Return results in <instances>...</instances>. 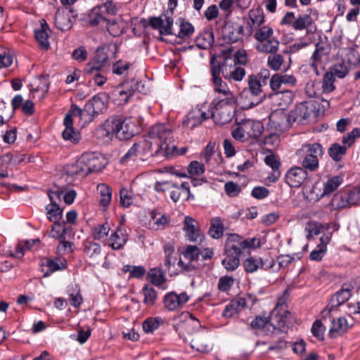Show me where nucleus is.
Returning <instances> with one entry per match:
<instances>
[{
    "label": "nucleus",
    "instance_id": "nucleus-1",
    "mask_svg": "<svg viewBox=\"0 0 360 360\" xmlns=\"http://www.w3.org/2000/svg\"><path fill=\"white\" fill-rule=\"evenodd\" d=\"M148 139L153 142L155 153L161 157L172 156L176 149L174 143L172 130L168 124H158L153 126Z\"/></svg>",
    "mask_w": 360,
    "mask_h": 360
},
{
    "label": "nucleus",
    "instance_id": "nucleus-2",
    "mask_svg": "<svg viewBox=\"0 0 360 360\" xmlns=\"http://www.w3.org/2000/svg\"><path fill=\"white\" fill-rule=\"evenodd\" d=\"M109 96L105 93H99L90 99L83 109L77 105L71 106V112L79 117L84 123L94 120L99 114L104 113L108 108Z\"/></svg>",
    "mask_w": 360,
    "mask_h": 360
},
{
    "label": "nucleus",
    "instance_id": "nucleus-3",
    "mask_svg": "<svg viewBox=\"0 0 360 360\" xmlns=\"http://www.w3.org/2000/svg\"><path fill=\"white\" fill-rule=\"evenodd\" d=\"M323 154V147L319 143L303 144L296 152V155L300 159L302 167L309 172H315L318 169L319 158L321 157Z\"/></svg>",
    "mask_w": 360,
    "mask_h": 360
},
{
    "label": "nucleus",
    "instance_id": "nucleus-4",
    "mask_svg": "<svg viewBox=\"0 0 360 360\" xmlns=\"http://www.w3.org/2000/svg\"><path fill=\"white\" fill-rule=\"evenodd\" d=\"M264 127L261 122L247 120L240 123L232 130L233 138L238 141L244 142L250 139L258 138L263 132Z\"/></svg>",
    "mask_w": 360,
    "mask_h": 360
},
{
    "label": "nucleus",
    "instance_id": "nucleus-5",
    "mask_svg": "<svg viewBox=\"0 0 360 360\" xmlns=\"http://www.w3.org/2000/svg\"><path fill=\"white\" fill-rule=\"evenodd\" d=\"M181 316L184 319L174 325V328L184 342H190V340L195 336V333L205 328H202L200 321L193 314L186 312L183 313Z\"/></svg>",
    "mask_w": 360,
    "mask_h": 360
},
{
    "label": "nucleus",
    "instance_id": "nucleus-6",
    "mask_svg": "<svg viewBox=\"0 0 360 360\" xmlns=\"http://www.w3.org/2000/svg\"><path fill=\"white\" fill-rule=\"evenodd\" d=\"M115 126V136L120 140H128L139 131L136 121L131 118L122 120L118 117H113Z\"/></svg>",
    "mask_w": 360,
    "mask_h": 360
},
{
    "label": "nucleus",
    "instance_id": "nucleus-7",
    "mask_svg": "<svg viewBox=\"0 0 360 360\" xmlns=\"http://www.w3.org/2000/svg\"><path fill=\"white\" fill-rule=\"evenodd\" d=\"M264 81L258 79L255 75H250L248 77V91L255 97V99L245 103V108H251L260 103L266 97L265 94H263V89L266 86Z\"/></svg>",
    "mask_w": 360,
    "mask_h": 360
},
{
    "label": "nucleus",
    "instance_id": "nucleus-8",
    "mask_svg": "<svg viewBox=\"0 0 360 360\" xmlns=\"http://www.w3.org/2000/svg\"><path fill=\"white\" fill-rule=\"evenodd\" d=\"M236 106V105L217 104L214 106V110H209L210 118L212 117L217 124H226L232 120Z\"/></svg>",
    "mask_w": 360,
    "mask_h": 360
},
{
    "label": "nucleus",
    "instance_id": "nucleus-9",
    "mask_svg": "<svg viewBox=\"0 0 360 360\" xmlns=\"http://www.w3.org/2000/svg\"><path fill=\"white\" fill-rule=\"evenodd\" d=\"M333 204L338 208L359 205L360 187H355L349 192L335 195L333 199Z\"/></svg>",
    "mask_w": 360,
    "mask_h": 360
},
{
    "label": "nucleus",
    "instance_id": "nucleus-10",
    "mask_svg": "<svg viewBox=\"0 0 360 360\" xmlns=\"http://www.w3.org/2000/svg\"><path fill=\"white\" fill-rule=\"evenodd\" d=\"M314 106L311 102H302L290 110L288 115L287 120L289 124L300 123L307 120L314 112Z\"/></svg>",
    "mask_w": 360,
    "mask_h": 360
},
{
    "label": "nucleus",
    "instance_id": "nucleus-11",
    "mask_svg": "<svg viewBox=\"0 0 360 360\" xmlns=\"http://www.w3.org/2000/svg\"><path fill=\"white\" fill-rule=\"evenodd\" d=\"M210 118L209 110L205 105L192 109L183 120V125L191 129L199 126L204 120Z\"/></svg>",
    "mask_w": 360,
    "mask_h": 360
},
{
    "label": "nucleus",
    "instance_id": "nucleus-12",
    "mask_svg": "<svg viewBox=\"0 0 360 360\" xmlns=\"http://www.w3.org/2000/svg\"><path fill=\"white\" fill-rule=\"evenodd\" d=\"M352 294H349L348 290H340L338 291L330 299L329 304L327 307L321 311V318L326 321L328 318L331 316V314L337 311L338 307L342 305L347 302Z\"/></svg>",
    "mask_w": 360,
    "mask_h": 360
},
{
    "label": "nucleus",
    "instance_id": "nucleus-13",
    "mask_svg": "<svg viewBox=\"0 0 360 360\" xmlns=\"http://www.w3.org/2000/svg\"><path fill=\"white\" fill-rule=\"evenodd\" d=\"M53 195L60 199L63 195V192L57 191H50L48 193L49 198L51 201V204L47 205L45 207L46 214L49 220L51 222L60 221L63 216V210L57 204V202L53 199Z\"/></svg>",
    "mask_w": 360,
    "mask_h": 360
},
{
    "label": "nucleus",
    "instance_id": "nucleus-14",
    "mask_svg": "<svg viewBox=\"0 0 360 360\" xmlns=\"http://www.w3.org/2000/svg\"><path fill=\"white\" fill-rule=\"evenodd\" d=\"M291 58L286 53L270 54L267 58V65L269 68L274 71H288L290 67Z\"/></svg>",
    "mask_w": 360,
    "mask_h": 360
},
{
    "label": "nucleus",
    "instance_id": "nucleus-15",
    "mask_svg": "<svg viewBox=\"0 0 360 360\" xmlns=\"http://www.w3.org/2000/svg\"><path fill=\"white\" fill-rule=\"evenodd\" d=\"M115 125L113 117L108 118L95 130V137L101 143H108L115 136Z\"/></svg>",
    "mask_w": 360,
    "mask_h": 360
},
{
    "label": "nucleus",
    "instance_id": "nucleus-16",
    "mask_svg": "<svg viewBox=\"0 0 360 360\" xmlns=\"http://www.w3.org/2000/svg\"><path fill=\"white\" fill-rule=\"evenodd\" d=\"M288 313H281V311L273 309L269 317V330L270 333H277L285 331L287 328V319Z\"/></svg>",
    "mask_w": 360,
    "mask_h": 360
},
{
    "label": "nucleus",
    "instance_id": "nucleus-17",
    "mask_svg": "<svg viewBox=\"0 0 360 360\" xmlns=\"http://www.w3.org/2000/svg\"><path fill=\"white\" fill-rule=\"evenodd\" d=\"M189 343L192 349L199 352L207 353L212 349V345L206 328L195 333Z\"/></svg>",
    "mask_w": 360,
    "mask_h": 360
},
{
    "label": "nucleus",
    "instance_id": "nucleus-18",
    "mask_svg": "<svg viewBox=\"0 0 360 360\" xmlns=\"http://www.w3.org/2000/svg\"><path fill=\"white\" fill-rule=\"evenodd\" d=\"M189 296L186 292L177 294L174 292L167 293L164 297V306L169 311H174L181 309L188 301Z\"/></svg>",
    "mask_w": 360,
    "mask_h": 360
},
{
    "label": "nucleus",
    "instance_id": "nucleus-19",
    "mask_svg": "<svg viewBox=\"0 0 360 360\" xmlns=\"http://www.w3.org/2000/svg\"><path fill=\"white\" fill-rule=\"evenodd\" d=\"M307 176V171L302 167H294L287 171L285 181L292 188H298L304 182Z\"/></svg>",
    "mask_w": 360,
    "mask_h": 360
},
{
    "label": "nucleus",
    "instance_id": "nucleus-20",
    "mask_svg": "<svg viewBox=\"0 0 360 360\" xmlns=\"http://www.w3.org/2000/svg\"><path fill=\"white\" fill-rule=\"evenodd\" d=\"M245 250L241 236L235 233L228 234L224 245V254H231L239 257Z\"/></svg>",
    "mask_w": 360,
    "mask_h": 360
},
{
    "label": "nucleus",
    "instance_id": "nucleus-21",
    "mask_svg": "<svg viewBox=\"0 0 360 360\" xmlns=\"http://www.w3.org/2000/svg\"><path fill=\"white\" fill-rule=\"evenodd\" d=\"M162 17H151L148 19V25L154 30H158L161 35H169L172 32L173 18L171 16L164 15Z\"/></svg>",
    "mask_w": 360,
    "mask_h": 360
},
{
    "label": "nucleus",
    "instance_id": "nucleus-22",
    "mask_svg": "<svg viewBox=\"0 0 360 360\" xmlns=\"http://www.w3.org/2000/svg\"><path fill=\"white\" fill-rule=\"evenodd\" d=\"M274 261L273 259H263L260 257H249L243 262V266L247 273H254L259 269L265 270L273 268Z\"/></svg>",
    "mask_w": 360,
    "mask_h": 360
},
{
    "label": "nucleus",
    "instance_id": "nucleus-23",
    "mask_svg": "<svg viewBox=\"0 0 360 360\" xmlns=\"http://www.w3.org/2000/svg\"><path fill=\"white\" fill-rule=\"evenodd\" d=\"M72 117H75V115L72 114L70 110L64 118L63 124L65 125V129L63 130L62 135L65 140L69 141L70 143L75 144L81 139V135L80 133L77 130H75L72 127Z\"/></svg>",
    "mask_w": 360,
    "mask_h": 360
},
{
    "label": "nucleus",
    "instance_id": "nucleus-24",
    "mask_svg": "<svg viewBox=\"0 0 360 360\" xmlns=\"http://www.w3.org/2000/svg\"><path fill=\"white\" fill-rule=\"evenodd\" d=\"M64 172L68 176L72 179L83 178L88 174L82 156L75 162L65 165Z\"/></svg>",
    "mask_w": 360,
    "mask_h": 360
},
{
    "label": "nucleus",
    "instance_id": "nucleus-25",
    "mask_svg": "<svg viewBox=\"0 0 360 360\" xmlns=\"http://www.w3.org/2000/svg\"><path fill=\"white\" fill-rule=\"evenodd\" d=\"M331 322V326L329 329L328 335L331 338H335L345 333L352 324H349L345 317H339L337 319L329 318Z\"/></svg>",
    "mask_w": 360,
    "mask_h": 360
},
{
    "label": "nucleus",
    "instance_id": "nucleus-26",
    "mask_svg": "<svg viewBox=\"0 0 360 360\" xmlns=\"http://www.w3.org/2000/svg\"><path fill=\"white\" fill-rule=\"evenodd\" d=\"M108 60V56L105 49L99 48L96 50V56L92 63H89L84 68L85 72L101 70Z\"/></svg>",
    "mask_w": 360,
    "mask_h": 360
},
{
    "label": "nucleus",
    "instance_id": "nucleus-27",
    "mask_svg": "<svg viewBox=\"0 0 360 360\" xmlns=\"http://www.w3.org/2000/svg\"><path fill=\"white\" fill-rule=\"evenodd\" d=\"M82 157L88 174L100 171L104 167V164L102 162L103 159L95 153H84Z\"/></svg>",
    "mask_w": 360,
    "mask_h": 360
},
{
    "label": "nucleus",
    "instance_id": "nucleus-28",
    "mask_svg": "<svg viewBox=\"0 0 360 360\" xmlns=\"http://www.w3.org/2000/svg\"><path fill=\"white\" fill-rule=\"evenodd\" d=\"M198 223L192 217L186 216L184 220V230L186 232L188 240L193 242L201 240L202 236L197 227Z\"/></svg>",
    "mask_w": 360,
    "mask_h": 360
},
{
    "label": "nucleus",
    "instance_id": "nucleus-29",
    "mask_svg": "<svg viewBox=\"0 0 360 360\" xmlns=\"http://www.w3.org/2000/svg\"><path fill=\"white\" fill-rule=\"evenodd\" d=\"M264 162L272 169V172L269 174L266 180L269 183L277 181L281 174L279 169L281 167L279 158L275 155L271 154L265 157Z\"/></svg>",
    "mask_w": 360,
    "mask_h": 360
},
{
    "label": "nucleus",
    "instance_id": "nucleus-30",
    "mask_svg": "<svg viewBox=\"0 0 360 360\" xmlns=\"http://www.w3.org/2000/svg\"><path fill=\"white\" fill-rule=\"evenodd\" d=\"M227 60L223 63L222 75L226 79L241 81L245 75V70L234 64L228 65Z\"/></svg>",
    "mask_w": 360,
    "mask_h": 360
},
{
    "label": "nucleus",
    "instance_id": "nucleus-31",
    "mask_svg": "<svg viewBox=\"0 0 360 360\" xmlns=\"http://www.w3.org/2000/svg\"><path fill=\"white\" fill-rule=\"evenodd\" d=\"M247 306V300L245 297H237L232 300L225 307L222 316L231 318L237 314Z\"/></svg>",
    "mask_w": 360,
    "mask_h": 360
},
{
    "label": "nucleus",
    "instance_id": "nucleus-32",
    "mask_svg": "<svg viewBox=\"0 0 360 360\" xmlns=\"http://www.w3.org/2000/svg\"><path fill=\"white\" fill-rule=\"evenodd\" d=\"M134 146L136 147L139 156L143 157V161L148 156H161V155H158L155 153L153 142L148 139L136 142L134 143Z\"/></svg>",
    "mask_w": 360,
    "mask_h": 360
},
{
    "label": "nucleus",
    "instance_id": "nucleus-33",
    "mask_svg": "<svg viewBox=\"0 0 360 360\" xmlns=\"http://www.w3.org/2000/svg\"><path fill=\"white\" fill-rule=\"evenodd\" d=\"M249 19L247 22L249 34H252L254 29L257 28L264 23V16L261 8L251 9L248 13Z\"/></svg>",
    "mask_w": 360,
    "mask_h": 360
},
{
    "label": "nucleus",
    "instance_id": "nucleus-34",
    "mask_svg": "<svg viewBox=\"0 0 360 360\" xmlns=\"http://www.w3.org/2000/svg\"><path fill=\"white\" fill-rule=\"evenodd\" d=\"M223 34L230 42H236L243 38V27L237 23L228 24L223 30Z\"/></svg>",
    "mask_w": 360,
    "mask_h": 360
},
{
    "label": "nucleus",
    "instance_id": "nucleus-35",
    "mask_svg": "<svg viewBox=\"0 0 360 360\" xmlns=\"http://www.w3.org/2000/svg\"><path fill=\"white\" fill-rule=\"evenodd\" d=\"M49 32H50L49 25L44 20L41 21V28L36 30L34 32L35 38L39 43L40 46L46 50H48L50 46L49 42Z\"/></svg>",
    "mask_w": 360,
    "mask_h": 360
},
{
    "label": "nucleus",
    "instance_id": "nucleus-36",
    "mask_svg": "<svg viewBox=\"0 0 360 360\" xmlns=\"http://www.w3.org/2000/svg\"><path fill=\"white\" fill-rule=\"evenodd\" d=\"M55 25L61 31L70 30L72 25L70 15L64 10L58 9L56 13Z\"/></svg>",
    "mask_w": 360,
    "mask_h": 360
},
{
    "label": "nucleus",
    "instance_id": "nucleus-37",
    "mask_svg": "<svg viewBox=\"0 0 360 360\" xmlns=\"http://www.w3.org/2000/svg\"><path fill=\"white\" fill-rule=\"evenodd\" d=\"M127 238L125 231L122 228L117 229L109 238V245L114 250H119L125 245Z\"/></svg>",
    "mask_w": 360,
    "mask_h": 360
},
{
    "label": "nucleus",
    "instance_id": "nucleus-38",
    "mask_svg": "<svg viewBox=\"0 0 360 360\" xmlns=\"http://www.w3.org/2000/svg\"><path fill=\"white\" fill-rule=\"evenodd\" d=\"M236 96L231 91H226V93L216 94L212 104L214 106L217 104L221 105H236Z\"/></svg>",
    "mask_w": 360,
    "mask_h": 360
},
{
    "label": "nucleus",
    "instance_id": "nucleus-39",
    "mask_svg": "<svg viewBox=\"0 0 360 360\" xmlns=\"http://www.w3.org/2000/svg\"><path fill=\"white\" fill-rule=\"evenodd\" d=\"M279 41L274 37H271L261 44H257L256 49L259 52L273 54L276 53L279 47Z\"/></svg>",
    "mask_w": 360,
    "mask_h": 360
},
{
    "label": "nucleus",
    "instance_id": "nucleus-40",
    "mask_svg": "<svg viewBox=\"0 0 360 360\" xmlns=\"http://www.w3.org/2000/svg\"><path fill=\"white\" fill-rule=\"evenodd\" d=\"M321 244L318 245L316 248L310 253L309 259L311 260L319 262L322 259L327 251L326 244L329 240V238L326 236L320 238Z\"/></svg>",
    "mask_w": 360,
    "mask_h": 360
},
{
    "label": "nucleus",
    "instance_id": "nucleus-41",
    "mask_svg": "<svg viewBox=\"0 0 360 360\" xmlns=\"http://www.w3.org/2000/svg\"><path fill=\"white\" fill-rule=\"evenodd\" d=\"M269 316H257L250 323V328L255 330H262L266 333H270Z\"/></svg>",
    "mask_w": 360,
    "mask_h": 360
},
{
    "label": "nucleus",
    "instance_id": "nucleus-42",
    "mask_svg": "<svg viewBox=\"0 0 360 360\" xmlns=\"http://www.w3.org/2000/svg\"><path fill=\"white\" fill-rule=\"evenodd\" d=\"M224 233V224L219 217H214L211 219L210 227L208 231L209 235L214 239L221 238Z\"/></svg>",
    "mask_w": 360,
    "mask_h": 360
},
{
    "label": "nucleus",
    "instance_id": "nucleus-43",
    "mask_svg": "<svg viewBox=\"0 0 360 360\" xmlns=\"http://www.w3.org/2000/svg\"><path fill=\"white\" fill-rule=\"evenodd\" d=\"M271 96L276 101H281L278 103L280 106L286 108L292 102L294 93L290 90L281 91L274 93Z\"/></svg>",
    "mask_w": 360,
    "mask_h": 360
},
{
    "label": "nucleus",
    "instance_id": "nucleus-44",
    "mask_svg": "<svg viewBox=\"0 0 360 360\" xmlns=\"http://www.w3.org/2000/svg\"><path fill=\"white\" fill-rule=\"evenodd\" d=\"M214 143H209L205 147L201 160L206 164L214 165L216 162V157H219V153L214 150Z\"/></svg>",
    "mask_w": 360,
    "mask_h": 360
},
{
    "label": "nucleus",
    "instance_id": "nucleus-45",
    "mask_svg": "<svg viewBox=\"0 0 360 360\" xmlns=\"http://www.w3.org/2000/svg\"><path fill=\"white\" fill-rule=\"evenodd\" d=\"M97 191L100 195V204L103 207H107L112 198V190L106 184H101L97 186Z\"/></svg>",
    "mask_w": 360,
    "mask_h": 360
},
{
    "label": "nucleus",
    "instance_id": "nucleus-46",
    "mask_svg": "<svg viewBox=\"0 0 360 360\" xmlns=\"http://www.w3.org/2000/svg\"><path fill=\"white\" fill-rule=\"evenodd\" d=\"M164 321L161 317H149L142 323L143 330L146 333H152L157 330L160 325L163 324Z\"/></svg>",
    "mask_w": 360,
    "mask_h": 360
},
{
    "label": "nucleus",
    "instance_id": "nucleus-47",
    "mask_svg": "<svg viewBox=\"0 0 360 360\" xmlns=\"http://www.w3.org/2000/svg\"><path fill=\"white\" fill-rule=\"evenodd\" d=\"M347 150V147L346 146H341L335 143L328 148V155L334 161L339 162L346 154Z\"/></svg>",
    "mask_w": 360,
    "mask_h": 360
},
{
    "label": "nucleus",
    "instance_id": "nucleus-48",
    "mask_svg": "<svg viewBox=\"0 0 360 360\" xmlns=\"http://www.w3.org/2000/svg\"><path fill=\"white\" fill-rule=\"evenodd\" d=\"M254 30V37L259 44L272 37L274 34L273 29L269 26H260Z\"/></svg>",
    "mask_w": 360,
    "mask_h": 360
},
{
    "label": "nucleus",
    "instance_id": "nucleus-49",
    "mask_svg": "<svg viewBox=\"0 0 360 360\" xmlns=\"http://www.w3.org/2000/svg\"><path fill=\"white\" fill-rule=\"evenodd\" d=\"M70 302L75 307H78L82 302V297L80 294V288L77 284H72L68 288Z\"/></svg>",
    "mask_w": 360,
    "mask_h": 360
},
{
    "label": "nucleus",
    "instance_id": "nucleus-50",
    "mask_svg": "<svg viewBox=\"0 0 360 360\" xmlns=\"http://www.w3.org/2000/svg\"><path fill=\"white\" fill-rule=\"evenodd\" d=\"M342 178L340 176H335L327 180L324 184L322 195H329L334 192L342 184Z\"/></svg>",
    "mask_w": 360,
    "mask_h": 360
},
{
    "label": "nucleus",
    "instance_id": "nucleus-51",
    "mask_svg": "<svg viewBox=\"0 0 360 360\" xmlns=\"http://www.w3.org/2000/svg\"><path fill=\"white\" fill-rule=\"evenodd\" d=\"M225 257L223 259L221 264L224 269L228 271H235L240 265V259L238 256L224 254Z\"/></svg>",
    "mask_w": 360,
    "mask_h": 360
},
{
    "label": "nucleus",
    "instance_id": "nucleus-52",
    "mask_svg": "<svg viewBox=\"0 0 360 360\" xmlns=\"http://www.w3.org/2000/svg\"><path fill=\"white\" fill-rule=\"evenodd\" d=\"M196 46L201 49H206L211 46L213 42L212 34L204 32L200 34L195 40Z\"/></svg>",
    "mask_w": 360,
    "mask_h": 360
},
{
    "label": "nucleus",
    "instance_id": "nucleus-53",
    "mask_svg": "<svg viewBox=\"0 0 360 360\" xmlns=\"http://www.w3.org/2000/svg\"><path fill=\"white\" fill-rule=\"evenodd\" d=\"M312 23V18L308 14L299 15L295 18L292 25V28L295 30H302L307 29Z\"/></svg>",
    "mask_w": 360,
    "mask_h": 360
},
{
    "label": "nucleus",
    "instance_id": "nucleus-54",
    "mask_svg": "<svg viewBox=\"0 0 360 360\" xmlns=\"http://www.w3.org/2000/svg\"><path fill=\"white\" fill-rule=\"evenodd\" d=\"M50 231V236L57 239H65L66 229L65 228V221L60 223V221L53 222Z\"/></svg>",
    "mask_w": 360,
    "mask_h": 360
},
{
    "label": "nucleus",
    "instance_id": "nucleus-55",
    "mask_svg": "<svg viewBox=\"0 0 360 360\" xmlns=\"http://www.w3.org/2000/svg\"><path fill=\"white\" fill-rule=\"evenodd\" d=\"M290 295L289 290L285 289L277 297V303L274 309L281 311V313H288L287 310V301Z\"/></svg>",
    "mask_w": 360,
    "mask_h": 360
},
{
    "label": "nucleus",
    "instance_id": "nucleus-56",
    "mask_svg": "<svg viewBox=\"0 0 360 360\" xmlns=\"http://www.w3.org/2000/svg\"><path fill=\"white\" fill-rule=\"evenodd\" d=\"M148 277L150 282L158 286L165 281L163 273L159 269H151L148 274Z\"/></svg>",
    "mask_w": 360,
    "mask_h": 360
},
{
    "label": "nucleus",
    "instance_id": "nucleus-57",
    "mask_svg": "<svg viewBox=\"0 0 360 360\" xmlns=\"http://www.w3.org/2000/svg\"><path fill=\"white\" fill-rule=\"evenodd\" d=\"M144 295L143 302L148 305H153L157 299L156 292L152 286L146 285L143 288Z\"/></svg>",
    "mask_w": 360,
    "mask_h": 360
},
{
    "label": "nucleus",
    "instance_id": "nucleus-58",
    "mask_svg": "<svg viewBox=\"0 0 360 360\" xmlns=\"http://www.w3.org/2000/svg\"><path fill=\"white\" fill-rule=\"evenodd\" d=\"M333 75V77L344 78L348 74L347 67L344 61L335 64L328 72Z\"/></svg>",
    "mask_w": 360,
    "mask_h": 360
},
{
    "label": "nucleus",
    "instance_id": "nucleus-59",
    "mask_svg": "<svg viewBox=\"0 0 360 360\" xmlns=\"http://www.w3.org/2000/svg\"><path fill=\"white\" fill-rule=\"evenodd\" d=\"M177 37L181 39L189 38L194 32V27L188 22L183 20L180 25Z\"/></svg>",
    "mask_w": 360,
    "mask_h": 360
},
{
    "label": "nucleus",
    "instance_id": "nucleus-60",
    "mask_svg": "<svg viewBox=\"0 0 360 360\" xmlns=\"http://www.w3.org/2000/svg\"><path fill=\"white\" fill-rule=\"evenodd\" d=\"M129 161H143V157H140L136 152V147L133 145L129 150L120 159L121 163H127Z\"/></svg>",
    "mask_w": 360,
    "mask_h": 360
},
{
    "label": "nucleus",
    "instance_id": "nucleus-61",
    "mask_svg": "<svg viewBox=\"0 0 360 360\" xmlns=\"http://www.w3.org/2000/svg\"><path fill=\"white\" fill-rule=\"evenodd\" d=\"M205 170L204 164L198 161H192L188 166V172L191 177L202 175Z\"/></svg>",
    "mask_w": 360,
    "mask_h": 360
},
{
    "label": "nucleus",
    "instance_id": "nucleus-62",
    "mask_svg": "<svg viewBox=\"0 0 360 360\" xmlns=\"http://www.w3.org/2000/svg\"><path fill=\"white\" fill-rule=\"evenodd\" d=\"M110 231V226L108 223L102 225H98L93 229V237L96 240H101L106 237Z\"/></svg>",
    "mask_w": 360,
    "mask_h": 360
},
{
    "label": "nucleus",
    "instance_id": "nucleus-63",
    "mask_svg": "<svg viewBox=\"0 0 360 360\" xmlns=\"http://www.w3.org/2000/svg\"><path fill=\"white\" fill-rule=\"evenodd\" d=\"M325 330L326 327L320 320L315 321L311 328V333L319 340H323L324 339Z\"/></svg>",
    "mask_w": 360,
    "mask_h": 360
},
{
    "label": "nucleus",
    "instance_id": "nucleus-64",
    "mask_svg": "<svg viewBox=\"0 0 360 360\" xmlns=\"http://www.w3.org/2000/svg\"><path fill=\"white\" fill-rule=\"evenodd\" d=\"M322 229V225L317 222L311 221L307 223L305 227V231L307 233V238L309 239L315 236L319 235L321 233Z\"/></svg>",
    "mask_w": 360,
    "mask_h": 360
}]
</instances>
